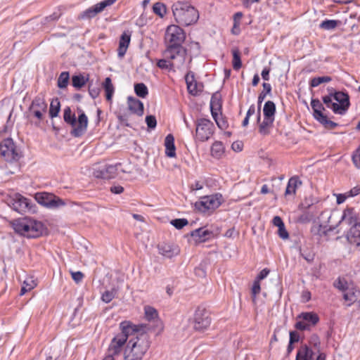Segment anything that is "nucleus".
Masks as SVG:
<instances>
[{
	"label": "nucleus",
	"mask_w": 360,
	"mask_h": 360,
	"mask_svg": "<svg viewBox=\"0 0 360 360\" xmlns=\"http://www.w3.org/2000/svg\"><path fill=\"white\" fill-rule=\"evenodd\" d=\"M138 331L131 335L124 351V360H141L150 345V336L148 334L149 326L147 324H139Z\"/></svg>",
	"instance_id": "f257e3e1"
},
{
	"label": "nucleus",
	"mask_w": 360,
	"mask_h": 360,
	"mask_svg": "<svg viewBox=\"0 0 360 360\" xmlns=\"http://www.w3.org/2000/svg\"><path fill=\"white\" fill-rule=\"evenodd\" d=\"M13 229L16 233L29 238H39L48 233L41 221L27 217L15 220Z\"/></svg>",
	"instance_id": "f03ea898"
},
{
	"label": "nucleus",
	"mask_w": 360,
	"mask_h": 360,
	"mask_svg": "<svg viewBox=\"0 0 360 360\" xmlns=\"http://www.w3.org/2000/svg\"><path fill=\"white\" fill-rule=\"evenodd\" d=\"M176 22L181 26H189L197 22L198 11L188 1H177L172 6Z\"/></svg>",
	"instance_id": "7ed1b4c3"
},
{
	"label": "nucleus",
	"mask_w": 360,
	"mask_h": 360,
	"mask_svg": "<svg viewBox=\"0 0 360 360\" xmlns=\"http://www.w3.org/2000/svg\"><path fill=\"white\" fill-rule=\"evenodd\" d=\"M120 328L121 333L112 339L108 349V355H111L112 357L119 355L122 351L123 346L127 343L128 339L138 331L137 326L129 321L121 322Z\"/></svg>",
	"instance_id": "20e7f679"
},
{
	"label": "nucleus",
	"mask_w": 360,
	"mask_h": 360,
	"mask_svg": "<svg viewBox=\"0 0 360 360\" xmlns=\"http://www.w3.org/2000/svg\"><path fill=\"white\" fill-rule=\"evenodd\" d=\"M340 223H345L351 226L347 238L351 244L360 248V222H358V218L354 208L347 207L343 212Z\"/></svg>",
	"instance_id": "39448f33"
},
{
	"label": "nucleus",
	"mask_w": 360,
	"mask_h": 360,
	"mask_svg": "<svg viewBox=\"0 0 360 360\" xmlns=\"http://www.w3.org/2000/svg\"><path fill=\"white\" fill-rule=\"evenodd\" d=\"M80 114L78 116L77 121L76 116L72 113L70 107H66L63 112L64 121L72 127L70 134L74 137H80L86 131L88 125V118L85 113L79 110Z\"/></svg>",
	"instance_id": "423d86ee"
},
{
	"label": "nucleus",
	"mask_w": 360,
	"mask_h": 360,
	"mask_svg": "<svg viewBox=\"0 0 360 360\" xmlns=\"http://www.w3.org/2000/svg\"><path fill=\"white\" fill-rule=\"evenodd\" d=\"M46 111L47 103L45 101L44 97L39 94L32 100L25 115L28 119H37L34 124L37 126L44 120Z\"/></svg>",
	"instance_id": "0eeeda50"
},
{
	"label": "nucleus",
	"mask_w": 360,
	"mask_h": 360,
	"mask_svg": "<svg viewBox=\"0 0 360 360\" xmlns=\"http://www.w3.org/2000/svg\"><path fill=\"white\" fill-rule=\"evenodd\" d=\"M276 105L271 101H268L264 103L263 108L264 120L259 124V132L266 136L270 134V129L272 128L275 119Z\"/></svg>",
	"instance_id": "6e6552de"
},
{
	"label": "nucleus",
	"mask_w": 360,
	"mask_h": 360,
	"mask_svg": "<svg viewBox=\"0 0 360 360\" xmlns=\"http://www.w3.org/2000/svg\"><path fill=\"white\" fill-rule=\"evenodd\" d=\"M221 202L222 195L220 193L205 195L195 203V207L200 212L210 214L221 205Z\"/></svg>",
	"instance_id": "1a4fd4ad"
},
{
	"label": "nucleus",
	"mask_w": 360,
	"mask_h": 360,
	"mask_svg": "<svg viewBox=\"0 0 360 360\" xmlns=\"http://www.w3.org/2000/svg\"><path fill=\"white\" fill-rule=\"evenodd\" d=\"M0 155L8 162H18L22 157L11 138L5 139L0 143Z\"/></svg>",
	"instance_id": "9d476101"
},
{
	"label": "nucleus",
	"mask_w": 360,
	"mask_h": 360,
	"mask_svg": "<svg viewBox=\"0 0 360 360\" xmlns=\"http://www.w3.org/2000/svg\"><path fill=\"white\" fill-rule=\"evenodd\" d=\"M195 137L202 142L207 141L214 133V123L206 118H199L195 122Z\"/></svg>",
	"instance_id": "9b49d317"
},
{
	"label": "nucleus",
	"mask_w": 360,
	"mask_h": 360,
	"mask_svg": "<svg viewBox=\"0 0 360 360\" xmlns=\"http://www.w3.org/2000/svg\"><path fill=\"white\" fill-rule=\"evenodd\" d=\"M179 25H169L165 32L167 45L182 46L186 39V33Z\"/></svg>",
	"instance_id": "f8f14e48"
},
{
	"label": "nucleus",
	"mask_w": 360,
	"mask_h": 360,
	"mask_svg": "<svg viewBox=\"0 0 360 360\" xmlns=\"http://www.w3.org/2000/svg\"><path fill=\"white\" fill-rule=\"evenodd\" d=\"M165 55L180 69L186 61L187 50L183 46L167 45Z\"/></svg>",
	"instance_id": "ddd939ff"
},
{
	"label": "nucleus",
	"mask_w": 360,
	"mask_h": 360,
	"mask_svg": "<svg viewBox=\"0 0 360 360\" xmlns=\"http://www.w3.org/2000/svg\"><path fill=\"white\" fill-rule=\"evenodd\" d=\"M7 205L14 211L23 214L31 210L30 200L20 193H14L6 199Z\"/></svg>",
	"instance_id": "4468645a"
},
{
	"label": "nucleus",
	"mask_w": 360,
	"mask_h": 360,
	"mask_svg": "<svg viewBox=\"0 0 360 360\" xmlns=\"http://www.w3.org/2000/svg\"><path fill=\"white\" fill-rule=\"evenodd\" d=\"M35 200L37 202L49 208H58L66 205L64 200L50 193H37Z\"/></svg>",
	"instance_id": "2eb2a0df"
},
{
	"label": "nucleus",
	"mask_w": 360,
	"mask_h": 360,
	"mask_svg": "<svg viewBox=\"0 0 360 360\" xmlns=\"http://www.w3.org/2000/svg\"><path fill=\"white\" fill-rule=\"evenodd\" d=\"M333 98L338 103L333 105L334 113L344 115L350 105L349 96L347 92L333 90L331 91Z\"/></svg>",
	"instance_id": "dca6fc26"
},
{
	"label": "nucleus",
	"mask_w": 360,
	"mask_h": 360,
	"mask_svg": "<svg viewBox=\"0 0 360 360\" xmlns=\"http://www.w3.org/2000/svg\"><path fill=\"white\" fill-rule=\"evenodd\" d=\"M211 323V318L204 308L198 307L193 318V328L196 331H205Z\"/></svg>",
	"instance_id": "f3484780"
},
{
	"label": "nucleus",
	"mask_w": 360,
	"mask_h": 360,
	"mask_svg": "<svg viewBox=\"0 0 360 360\" xmlns=\"http://www.w3.org/2000/svg\"><path fill=\"white\" fill-rule=\"evenodd\" d=\"M117 0H104L86 9L78 17L80 20H89L102 12L106 7L112 5Z\"/></svg>",
	"instance_id": "a211bd4d"
},
{
	"label": "nucleus",
	"mask_w": 360,
	"mask_h": 360,
	"mask_svg": "<svg viewBox=\"0 0 360 360\" xmlns=\"http://www.w3.org/2000/svg\"><path fill=\"white\" fill-rule=\"evenodd\" d=\"M300 207L304 209L302 214H300L298 219V221L301 223H308L314 220L319 212L316 205L302 202Z\"/></svg>",
	"instance_id": "6ab92c4d"
},
{
	"label": "nucleus",
	"mask_w": 360,
	"mask_h": 360,
	"mask_svg": "<svg viewBox=\"0 0 360 360\" xmlns=\"http://www.w3.org/2000/svg\"><path fill=\"white\" fill-rule=\"evenodd\" d=\"M158 252L162 256L167 258H172L180 253L179 247L170 243H162L158 245Z\"/></svg>",
	"instance_id": "aec40b11"
},
{
	"label": "nucleus",
	"mask_w": 360,
	"mask_h": 360,
	"mask_svg": "<svg viewBox=\"0 0 360 360\" xmlns=\"http://www.w3.org/2000/svg\"><path fill=\"white\" fill-rule=\"evenodd\" d=\"M190 235L196 243L205 242L212 238L214 236V232L207 229L205 226L191 231Z\"/></svg>",
	"instance_id": "412c9836"
},
{
	"label": "nucleus",
	"mask_w": 360,
	"mask_h": 360,
	"mask_svg": "<svg viewBox=\"0 0 360 360\" xmlns=\"http://www.w3.org/2000/svg\"><path fill=\"white\" fill-rule=\"evenodd\" d=\"M131 41V32H124L120 39L119 47L117 49V55L120 58H122L129 47Z\"/></svg>",
	"instance_id": "4be33fe9"
},
{
	"label": "nucleus",
	"mask_w": 360,
	"mask_h": 360,
	"mask_svg": "<svg viewBox=\"0 0 360 360\" xmlns=\"http://www.w3.org/2000/svg\"><path fill=\"white\" fill-rule=\"evenodd\" d=\"M120 166H121V163H117L115 165H107L104 169L97 172L96 176L104 179L115 178Z\"/></svg>",
	"instance_id": "5701e85b"
},
{
	"label": "nucleus",
	"mask_w": 360,
	"mask_h": 360,
	"mask_svg": "<svg viewBox=\"0 0 360 360\" xmlns=\"http://www.w3.org/2000/svg\"><path fill=\"white\" fill-rule=\"evenodd\" d=\"M127 103L129 110L134 114L139 116H142L143 114V103L132 96L127 98Z\"/></svg>",
	"instance_id": "b1692460"
},
{
	"label": "nucleus",
	"mask_w": 360,
	"mask_h": 360,
	"mask_svg": "<svg viewBox=\"0 0 360 360\" xmlns=\"http://www.w3.org/2000/svg\"><path fill=\"white\" fill-rule=\"evenodd\" d=\"M263 90L259 93L258 96L257 103V121L260 122L261 120V105L264 101L267 95H269L271 92V86L269 83L264 82L262 84Z\"/></svg>",
	"instance_id": "393cba45"
},
{
	"label": "nucleus",
	"mask_w": 360,
	"mask_h": 360,
	"mask_svg": "<svg viewBox=\"0 0 360 360\" xmlns=\"http://www.w3.org/2000/svg\"><path fill=\"white\" fill-rule=\"evenodd\" d=\"M297 320L302 319L309 328L311 329V327L315 326L319 321V317L317 314L314 312H302L297 316Z\"/></svg>",
	"instance_id": "a878e982"
},
{
	"label": "nucleus",
	"mask_w": 360,
	"mask_h": 360,
	"mask_svg": "<svg viewBox=\"0 0 360 360\" xmlns=\"http://www.w3.org/2000/svg\"><path fill=\"white\" fill-rule=\"evenodd\" d=\"M221 108V98L219 92L212 94L210 100V110L214 120L217 117V110Z\"/></svg>",
	"instance_id": "bb28decb"
},
{
	"label": "nucleus",
	"mask_w": 360,
	"mask_h": 360,
	"mask_svg": "<svg viewBox=\"0 0 360 360\" xmlns=\"http://www.w3.org/2000/svg\"><path fill=\"white\" fill-rule=\"evenodd\" d=\"M186 82L188 91L191 95L197 96L202 91V85L198 84L194 79L193 76L189 77L188 75H186Z\"/></svg>",
	"instance_id": "cd10ccee"
},
{
	"label": "nucleus",
	"mask_w": 360,
	"mask_h": 360,
	"mask_svg": "<svg viewBox=\"0 0 360 360\" xmlns=\"http://www.w3.org/2000/svg\"><path fill=\"white\" fill-rule=\"evenodd\" d=\"M311 106L313 110V116L315 120H320L323 116L325 115L323 112L325 108L318 98H312L311 101Z\"/></svg>",
	"instance_id": "c85d7f7f"
},
{
	"label": "nucleus",
	"mask_w": 360,
	"mask_h": 360,
	"mask_svg": "<svg viewBox=\"0 0 360 360\" xmlns=\"http://www.w3.org/2000/svg\"><path fill=\"white\" fill-rule=\"evenodd\" d=\"M165 154L169 158L176 156V147L174 145V138L171 134H168L165 139Z\"/></svg>",
	"instance_id": "c756f323"
},
{
	"label": "nucleus",
	"mask_w": 360,
	"mask_h": 360,
	"mask_svg": "<svg viewBox=\"0 0 360 360\" xmlns=\"http://www.w3.org/2000/svg\"><path fill=\"white\" fill-rule=\"evenodd\" d=\"M314 352L307 345H302L297 352L295 360H311Z\"/></svg>",
	"instance_id": "7c9ffc66"
},
{
	"label": "nucleus",
	"mask_w": 360,
	"mask_h": 360,
	"mask_svg": "<svg viewBox=\"0 0 360 360\" xmlns=\"http://www.w3.org/2000/svg\"><path fill=\"white\" fill-rule=\"evenodd\" d=\"M302 181L300 180L297 176H294L288 180V185L285 189V195L295 194L296 189L298 186H301Z\"/></svg>",
	"instance_id": "2f4dec72"
},
{
	"label": "nucleus",
	"mask_w": 360,
	"mask_h": 360,
	"mask_svg": "<svg viewBox=\"0 0 360 360\" xmlns=\"http://www.w3.org/2000/svg\"><path fill=\"white\" fill-rule=\"evenodd\" d=\"M103 87L105 91V98L108 101L112 100L114 94V86L110 77H106L103 83Z\"/></svg>",
	"instance_id": "473e14b6"
},
{
	"label": "nucleus",
	"mask_w": 360,
	"mask_h": 360,
	"mask_svg": "<svg viewBox=\"0 0 360 360\" xmlns=\"http://www.w3.org/2000/svg\"><path fill=\"white\" fill-rule=\"evenodd\" d=\"M224 153V147L221 141H215L211 147V155L215 158H220Z\"/></svg>",
	"instance_id": "72a5a7b5"
},
{
	"label": "nucleus",
	"mask_w": 360,
	"mask_h": 360,
	"mask_svg": "<svg viewBox=\"0 0 360 360\" xmlns=\"http://www.w3.org/2000/svg\"><path fill=\"white\" fill-rule=\"evenodd\" d=\"M145 318L148 321H158V312L153 307L146 306L144 307Z\"/></svg>",
	"instance_id": "f704fd0d"
},
{
	"label": "nucleus",
	"mask_w": 360,
	"mask_h": 360,
	"mask_svg": "<svg viewBox=\"0 0 360 360\" xmlns=\"http://www.w3.org/2000/svg\"><path fill=\"white\" fill-rule=\"evenodd\" d=\"M88 81L89 77H85L82 75H74L72 77V84L77 89L84 86Z\"/></svg>",
	"instance_id": "c9c22d12"
},
{
	"label": "nucleus",
	"mask_w": 360,
	"mask_h": 360,
	"mask_svg": "<svg viewBox=\"0 0 360 360\" xmlns=\"http://www.w3.org/2000/svg\"><path fill=\"white\" fill-rule=\"evenodd\" d=\"M60 110V103L58 98H53L50 104L49 108V115L51 118H53L58 116Z\"/></svg>",
	"instance_id": "e433bc0d"
},
{
	"label": "nucleus",
	"mask_w": 360,
	"mask_h": 360,
	"mask_svg": "<svg viewBox=\"0 0 360 360\" xmlns=\"http://www.w3.org/2000/svg\"><path fill=\"white\" fill-rule=\"evenodd\" d=\"M153 11L160 18H163L167 13L166 6L162 2H157L153 6Z\"/></svg>",
	"instance_id": "4c0bfd02"
},
{
	"label": "nucleus",
	"mask_w": 360,
	"mask_h": 360,
	"mask_svg": "<svg viewBox=\"0 0 360 360\" xmlns=\"http://www.w3.org/2000/svg\"><path fill=\"white\" fill-rule=\"evenodd\" d=\"M136 94L141 98H145L148 94L147 86L143 83H137L134 85Z\"/></svg>",
	"instance_id": "58836bf2"
},
{
	"label": "nucleus",
	"mask_w": 360,
	"mask_h": 360,
	"mask_svg": "<svg viewBox=\"0 0 360 360\" xmlns=\"http://www.w3.org/2000/svg\"><path fill=\"white\" fill-rule=\"evenodd\" d=\"M117 291L118 290L115 288H112L110 290H105L102 294L101 300L105 303H109L115 298Z\"/></svg>",
	"instance_id": "ea45409f"
},
{
	"label": "nucleus",
	"mask_w": 360,
	"mask_h": 360,
	"mask_svg": "<svg viewBox=\"0 0 360 360\" xmlns=\"http://www.w3.org/2000/svg\"><path fill=\"white\" fill-rule=\"evenodd\" d=\"M323 225L321 224L314 223L311 227L310 232L314 237H316L317 240L322 238L321 232L323 231Z\"/></svg>",
	"instance_id": "a19ab883"
},
{
	"label": "nucleus",
	"mask_w": 360,
	"mask_h": 360,
	"mask_svg": "<svg viewBox=\"0 0 360 360\" xmlns=\"http://www.w3.org/2000/svg\"><path fill=\"white\" fill-rule=\"evenodd\" d=\"M69 79L70 75L68 72H61L58 79V86L60 89L65 88L68 86Z\"/></svg>",
	"instance_id": "79ce46f5"
},
{
	"label": "nucleus",
	"mask_w": 360,
	"mask_h": 360,
	"mask_svg": "<svg viewBox=\"0 0 360 360\" xmlns=\"http://www.w3.org/2000/svg\"><path fill=\"white\" fill-rule=\"evenodd\" d=\"M233 68L234 70H238L242 66L240 59V53L238 49H233Z\"/></svg>",
	"instance_id": "37998d69"
},
{
	"label": "nucleus",
	"mask_w": 360,
	"mask_h": 360,
	"mask_svg": "<svg viewBox=\"0 0 360 360\" xmlns=\"http://www.w3.org/2000/svg\"><path fill=\"white\" fill-rule=\"evenodd\" d=\"M332 80V78L329 76L317 77H314L310 81V86L311 87H316L322 83L329 82Z\"/></svg>",
	"instance_id": "c03bdc74"
},
{
	"label": "nucleus",
	"mask_w": 360,
	"mask_h": 360,
	"mask_svg": "<svg viewBox=\"0 0 360 360\" xmlns=\"http://www.w3.org/2000/svg\"><path fill=\"white\" fill-rule=\"evenodd\" d=\"M157 65L158 68L162 70H174L176 68V65L174 62H172L170 60H167L166 59H160L158 61Z\"/></svg>",
	"instance_id": "a18cd8bd"
},
{
	"label": "nucleus",
	"mask_w": 360,
	"mask_h": 360,
	"mask_svg": "<svg viewBox=\"0 0 360 360\" xmlns=\"http://www.w3.org/2000/svg\"><path fill=\"white\" fill-rule=\"evenodd\" d=\"M339 22V21L335 20H326L321 22L320 27L326 30H333L338 26Z\"/></svg>",
	"instance_id": "49530a36"
},
{
	"label": "nucleus",
	"mask_w": 360,
	"mask_h": 360,
	"mask_svg": "<svg viewBox=\"0 0 360 360\" xmlns=\"http://www.w3.org/2000/svg\"><path fill=\"white\" fill-rule=\"evenodd\" d=\"M60 15L61 14L60 13L55 12V13H52L51 15H50L49 16L46 17L43 20V21H41V24L44 26V29L48 27V25L49 23L54 22L56 20H58L59 19V18L60 17Z\"/></svg>",
	"instance_id": "de8ad7c7"
},
{
	"label": "nucleus",
	"mask_w": 360,
	"mask_h": 360,
	"mask_svg": "<svg viewBox=\"0 0 360 360\" xmlns=\"http://www.w3.org/2000/svg\"><path fill=\"white\" fill-rule=\"evenodd\" d=\"M357 291H354L353 290H349L343 295V298L346 301L351 302L349 304H347V306H351V304L354 302L357 297L358 295L356 294Z\"/></svg>",
	"instance_id": "09e8293b"
},
{
	"label": "nucleus",
	"mask_w": 360,
	"mask_h": 360,
	"mask_svg": "<svg viewBox=\"0 0 360 360\" xmlns=\"http://www.w3.org/2000/svg\"><path fill=\"white\" fill-rule=\"evenodd\" d=\"M260 281L255 280L251 289L252 300L254 303L256 302L257 295L260 292Z\"/></svg>",
	"instance_id": "8fccbe9b"
},
{
	"label": "nucleus",
	"mask_w": 360,
	"mask_h": 360,
	"mask_svg": "<svg viewBox=\"0 0 360 360\" xmlns=\"http://www.w3.org/2000/svg\"><path fill=\"white\" fill-rule=\"evenodd\" d=\"M318 122L323 124L326 128L330 129H335L338 125V123L328 120L326 115L323 116L322 119L318 120Z\"/></svg>",
	"instance_id": "3c124183"
},
{
	"label": "nucleus",
	"mask_w": 360,
	"mask_h": 360,
	"mask_svg": "<svg viewBox=\"0 0 360 360\" xmlns=\"http://www.w3.org/2000/svg\"><path fill=\"white\" fill-rule=\"evenodd\" d=\"M188 221L186 219H175L171 221V224L173 225L177 229H181L183 227L186 226Z\"/></svg>",
	"instance_id": "603ef678"
},
{
	"label": "nucleus",
	"mask_w": 360,
	"mask_h": 360,
	"mask_svg": "<svg viewBox=\"0 0 360 360\" xmlns=\"http://www.w3.org/2000/svg\"><path fill=\"white\" fill-rule=\"evenodd\" d=\"M323 103L326 105L327 108H331L332 110L334 112V107L333 105H335V103L333 102V95L331 94V91L329 93L328 95L325 96L322 98Z\"/></svg>",
	"instance_id": "864d4df0"
},
{
	"label": "nucleus",
	"mask_w": 360,
	"mask_h": 360,
	"mask_svg": "<svg viewBox=\"0 0 360 360\" xmlns=\"http://www.w3.org/2000/svg\"><path fill=\"white\" fill-rule=\"evenodd\" d=\"M345 223H340L337 224L335 226H329L328 227L327 226H324L323 229V231L321 232L322 238L323 237H328V233L333 231L335 230L340 225H343Z\"/></svg>",
	"instance_id": "5fc2aeb1"
},
{
	"label": "nucleus",
	"mask_w": 360,
	"mask_h": 360,
	"mask_svg": "<svg viewBox=\"0 0 360 360\" xmlns=\"http://www.w3.org/2000/svg\"><path fill=\"white\" fill-rule=\"evenodd\" d=\"M146 122L149 129H153L156 127L157 120L154 115H147L146 117Z\"/></svg>",
	"instance_id": "6e6d98bb"
},
{
	"label": "nucleus",
	"mask_w": 360,
	"mask_h": 360,
	"mask_svg": "<svg viewBox=\"0 0 360 360\" xmlns=\"http://www.w3.org/2000/svg\"><path fill=\"white\" fill-rule=\"evenodd\" d=\"M305 322L306 321H304L302 319L297 320V322L295 324V329H297L298 330H302H302H311L310 328H309V326L307 325V323Z\"/></svg>",
	"instance_id": "4d7b16f0"
},
{
	"label": "nucleus",
	"mask_w": 360,
	"mask_h": 360,
	"mask_svg": "<svg viewBox=\"0 0 360 360\" xmlns=\"http://www.w3.org/2000/svg\"><path fill=\"white\" fill-rule=\"evenodd\" d=\"M334 286L341 291H345L348 290L347 283L345 281L342 280L340 278H338L337 281H335Z\"/></svg>",
	"instance_id": "13d9d810"
},
{
	"label": "nucleus",
	"mask_w": 360,
	"mask_h": 360,
	"mask_svg": "<svg viewBox=\"0 0 360 360\" xmlns=\"http://www.w3.org/2000/svg\"><path fill=\"white\" fill-rule=\"evenodd\" d=\"M289 335H290L289 342L291 344H294V343L298 342L300 341V336L297 331H295V330L290 331Z\"/></svg>",
	"instance_id": "bf43d9fd"
},
{
	"label": "nucleus",
	"mask_w": 360,
	"mask_h": 360,
	"mask_svg": "<svg viewBox=\"0 0 360 360\" xmlns=\"http://www.w3.org/2000/svg\"><path fill=\"white\" fill-rule=\"evenodd\" d=\"M100 89L97 87H92L91 83L89 84V94L92 98H96L98 96Z\"/></svg>",
	"instance_id": "052dcab7"
},
{
	"label": "nucleus",
	"mask_w": 360,
	"mask_h": 360,
	"mask_svg": "<svg viewBox=\"0 0 360 360\" xmlns=\"http://www.w3.org/2000/svg\"><path fill=\"white\" fill-rule=\"evenodd\" d=\"M278 234L279 237L283 240L288 239L289 238V234L285 229V224L278 227Z\"/></svg>",
	"instance_id": "680f3d73"
},
{
	"label": "nucleus",
	"mask_w": 360,
	"mask_h": 360,
	"mask_svg": "<svg viewBox=\"0 0 360 360\" xmlns=\"http://www.w3.org/2000/svg\"><path fill=\"white\" fill-rule=\"evenodd\" d=\"M72 278L77 283H79L82 281L84 274L81 271L72 272Z\"/></svg>",
	"instance_id": "e2e57ef3"
},
{
	"label": "nucleus",
	"mask_w": 360,
	"mask_h": 360,
	"mask_svg": "<svg viewBox=\"0 0 360 360\" xmlns=\"http://www.w3.org/2000/svg\"><path fill=\"white\" fill-rule=\"evenodd\" d=\"M352 160L354 166L356 168L360 169V153H353L352 155Z\"/></svg>",
	"instance_id": "0e129e2a"
},
{
	"label": "nucleus",
	"mask_w": 360,
	"mask_h": 360,
	"mask_svg": "<svg viewBox=\"0 0 360 360\" xmlns=\"http://www.w3.org/2000/svg\"><path fill=\"white\" fill-rule=\"evenodd\" d=\"M269 272H270L269 269H268L266 268L262 269L259 272V274L257 275V276L256 277L255 280H258L259 281H260L261 280H263L264 278H265L268 276Z\"/></svg>",
	"instance_id": "69168bd1"
},
{
	"label": "nucleus",
	"mask_w": 360,
	"mask_h": 360,
	"mask_svg": "<svg viewBox=\"0 0 360 360\" xmlns=\"http://www.w3.org/2000/svg\"><path fill=\"white\" fill-rule=\"evenodd\" d=\"M117 119L122 125H124L126 127L130 126L129 124L128 123L127 116L125 114H124V115L119 114L117 115Z\"/></svg>",
	"instance_id": "338daca9"
},
{
	"label": "nucleus",
	"mask_w": 360,
	"mask_h": 360,
	"mask_svg": "<svg viewBox=\"0 0 360 360\" xmlns=\"http://www.w3.org/2000/svg\"><path fill=\"white\" fill-rule=\"evenodd\" d=\"M347 193L349 197H354L360 193V186H356Z\"/></svg>",
	"instance_id": "774afa93"
}]
</instances>
